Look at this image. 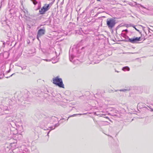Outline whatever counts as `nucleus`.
<instances>
[{
	"label": "nucleus",
	"mask_w": 153,
	"mask_h": 153,
	"mask_svg": "<svg viewBox=\"0 0 153 153\" xmlns=\"http://www.w3.org/2000/svg\"><path fill=\"white\" fill-rule=\"evenodd\" d=\"M53 82L60 87L63 88H64L62 79L59 78L58 76L53 78Z\"/></svg>",
	"instance_id": "nucleus-1"
},
{
	"label": "nucleus",
	"mask_w": 153,
	"mask_h": 153,
	"mask_svg": "<svg viewBox=\"0 0 153 153\" xmlns=\"http://www.w3.org/2000/svg\"><path fill=\"white\" fill-rule=\"evenodd\" d=\"M106 23L108 28L111 29L114 27L115 24V20L113 18L108 19Z\"/></svg>",
	"instance_id": "nucleus-2"
},
{
	"label": "nucleus",
	"mask_w": 153,
	"mask_h": 153,
	"mask_svg": "<svg viewBox=\"0 0 153 153\" xmlns=\"http://www.w3.org/2000/svg\"><path fill=\"white\" fill-rule=\"evenodd\" d=\"M49 4H45L44 6L39 10V13L40 14H43L45 12L47 11L49 9Z\"/></svg>",
	"instance_id": "nucleus-3"
},
{
	"label": "nucleus",
	"mask_w": 153,
	"mask_h": 153,
	"mask_svg": "<svg viewBox=\"0 0 153 153\" xmlns=\"http://www.w3.org/2000/svg\"><path fill=\"white\" fill-rule=\"evenodd\" d=\"M140 37H134L133 38H129L128 41L129 42L133 43H137V42L140 41Z\"/></svg>",
	"instance_id": "nucleus-4"
},
{
	"label": "nucleus",
	"mask_w": 153,
	"mask_h": 153,
	"mask_svg": "<svg viewBox=\"0 0 153 153\" xmlns=\"http://www.w3.org/2000/svg\"><path fill=\"white\" fill-rule=\"evenodd\" d=\"M45 30L44 29H40L39 30L37 33V39L39 40V37L45 34Z\"/></svg>",
	"instance_id": "nucleus-5"
},
{
	"label": "nucleus",
	"mask_w": 153,
	"mask_h": 153,
	"mask_svg": "<svg viewBox=\"0 0 153 153\" xmlns=\"http://www.w3.org/2000/svg\"><path fill=\"white\" fill-rule=\"evenodd\" d=\"M74 57V56L72 55H71L70 52H69V59L72 62V60L73 58Z\"/></svg>",
	"instance_id": "nucleus-6"
},
{
	"label": "nucleus",
	"mask_w": 153,
	"mask_h": 153,
	"mask_svg": "<svg viewBox=\"0 0 153 153\" xmlns=\"http://www.w3.org/2000/svg\"><path fill=\"white\" fill-rule=\"evenodd\" d=\"M123 70L124 71H129V68L128 67H125L123 68Z\"/></svg>",
	"instance_id": "nucleus-7"
},
{
	"label": "nucleus",
	"mask_w": 153,
	"mask_h": 153,
	"mask_svg": "<svg viewBox=\"0 0 153 153\" xmlns=\"http://www.w3.org/2000/svg\"><path fill=\"white\" fill-rule=\"evenodd\" d=\"M4 76L3 72H1L0 73V79L2 78Z\"/></svg>",
	"instance_id": "nucleus-8"
},
{
	"label": "nucleus",
	"mask_w": 153,
	"mask_h": 153,
	"mask_svg": "<svg viewBox=\"0 0 153 153\" xmlns=\"http://www.w3.org/2000/svg\"><path fill=\"white\" fill-rule=\"evenodd\" d=\"M31 0L33 2V4L35 5L37 3V1L36 0Z\"/></svg>",
	"instance_id": "nucleus-9"
},
{
	"label": "nucleus",
	"mask_w": 153,
	"mask_h": 153,
	"mask_svg": "<svg viewBox=\"0 0 153 153\" xmlns=\"http://www.w3.org/2000/svg\"><path fill=\"white\" fill-rule=\"evenodd\" d=\"M20 130L19 131H23V127L22 126H21L19 127Z\"/></svg>",
	"instance_id": "nucleus-10"
},
{
	"label": "nucleus",
	"mask_w": 153,
	"mask_h": 153,
	"mask_svg": "<svg viewBox=\"0 0 153 153\" xmlns=\"http://www.w3.org/2000/svg\"><path fill=\"white\" fill-rule=\"evenodd\" d=\"M76 115H77V114H74L72 115H71V116H70V117H74V116H76Z\"/></svg>",
	"instance_id": "nucleus-11"
},
{
	"label": "nucleus",
	"mask_w": 153,
	"mask_h": 153,
	"mask_svg": "<svg viewBox=\"0 0 153 153\" xmlns=\"http://www.w3.org/2000/svg\"><path fill=\"white\" fill-rule=\"evenodd\" d=\"M126 89H122V90H120V91H126Z\"/></svg>",
	"instance_id": "nucleus-12"
},
{
	"label": "nucleus",
	"mask_w": 153,
	"mask_h": 153,
	"mask_svg": "<svg viewBox=\"0 0 153 153\" xmlns=\"http://www.w3.org/2000/svg\"><path fill=\"white\" fill-rule=\"evenodd\" d=\"M77 114V115H84V114Z\"/></svg>",
	"instance_id": "nucleus-13"
},
{
	"label": "nucleus",
	"mask_w": 153,
	"mask_h": 153,
	"mask_svg": "<svg viewBox=\"0 0 153 153\" xmlns=\"http://www.w3.org/2000/svg\"><path fill=\"white\" fill-rule=\"evenodd\" d=\"M133 27H134V28L135 29V30H137V31H138V30L134 26H133Z\"/></svg>",
	"instance_id": "nucleus-14"
},
{
	"label": "nucleus",
	"mask_w": 153,
	"mask_h": 153,
	"mask_svg": "<svg viewBox=\"0 0 153 153\" xmlns=\"http://www.w3.org/2000/svg\"><path fill=\"white\" fill-rule=\"evenodd\" d=\"M151 111H153V109H151Z\"/></svg>",
	"instance_id": "nucleus-15"
},
{
	"label": "nucleus",
	"mask_w": 153,
	"mask_h": 153,
	"mask_svg": "<svg viewBox=\"0 0 153 153\" xmlns=\"http://www.w3.org/2000/svg\"><path fill=\"white\" fill-rule=\"evenodd\" d=\"M13 74H12V75L10 76H12Z\"/></svg>",
	"instance_id": "nucleus-16"
},
{
	"label": "nucleus",
	"mask_w": 153,
	"mask_h": 153,
	"mask_svg": "<svg viewBox=\"0 0 153 153\" xmlns=\"http://www.w3.org/2000/svg\"><path fill=\"white\" fill-rule=\"evenodd\" d=\"M49 132H50V131L48 132V134H49Z\"/></svg>",
	"instance_id": "nucleus-17"
},
{
	"label": "nucleus",
	"mask_w": 153,
	"mask_h": 153,
	"mask_svg": "<svg viewBox=\"0 0 153 153\" xmlns=\"http://www.w3.org/2000/svg\"><path fill=\"white\" fill-rule=\"evenodd\" d=\"M97 1H100V0H97Z\"/></svg>",
	"instance_id": "nucleus-18"
},
{
	"label": "nucleus",
	"mask_w": 153,
	"mask_h": 153,
	"mask_svg": "<svg viewBox=\"0 0 153 153\" xmlns=\"http://www.w3.org/2000/svg\"><path fill=\"white\" fill-rule=\"evenodd\" d=\"M110 121H111V120H110L109 119H108Z\"/></svg>",
	"instance_id": "nucleus-19"
},
{
	"label": "nucleus",
	"mask_w": 153,
	"mask_h": 153,
	"mask_svg": "<svg viewBox=\"0 0 153 153\" xmlns=\"http://www.w3.org/2000/svg\"><path fill=\"white\" fill-rule=\"evenodd\" d=\"M53 63H55V62H53Z\"/></svg>",
	"instance_id": "nucleus-20"
}]
</instances>
